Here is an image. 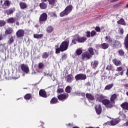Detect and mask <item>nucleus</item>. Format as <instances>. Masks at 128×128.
<instances>
[{
	"label": "nucleus",
	"mask_w": 128,
	"mask_h": 128,
	"mask_svg": "<svg viewBox=\"0 0 128 128\" xmlns=\"http://www.w3.org/2000/svg\"><path fill=\"white\" fill-rule=\"evenodd\" d=\"M24 12H18L16 16L18 18H22V16H24Z\"/></svg>",
	"instance_id": "33"
},
{
	"label": "nucleus",
	"mask_w": 128,
	"mask_h": 128,
	"mask_svg": "<svg viewBox=\"0 0 128 128\" xmlns=\"http://www.w3.org/2000/svg\"><path fill=\"white\" fill-rule=\"evenodd\" d=\"M51 15L52 16H54V18H56L57 17L56 14L54 12H51Z\"/></svg>",
	"instance_id": "57"
},
{
	"label": "nucleus",
	"mask_w": 128,
	"mask_h": 128,
	"mask_svg": "<svg viewBox=\"0 0 128 128\" xmlns=\"http://www.w3.org/2000/svg\"><path fill=\"white\" fill-rule=\"evenodd\" d=\"M96 31H94V30L92 31L91 36H96Z\"/></svg>",
	"instance_id": "52"
},
{
	"label": "nucleus",
	"mask_w": 128,
	"mask_h": 128,
	"mask_svg": "<svg viewBox=\"0 0 128 128\" xmlns=\"http://www.w3.org/2000/svg\"><path fill=\"white\" fill-rule=\"evenodd\" d=\"M114 46L115 48H120L122 46V44H120V42L118 40H116V41H115Z\"/></svg>",
	"instance_id": "28"
},
{
	"label": "nucleus",
	"mask_w": 128,
	"mask_h": 128,
	"mask_svg": "<svg viewBox=\"0 0 128 128\" xmlns=\"http://www.w3.org/2000/svg\"><path fill=\"white\" fill-rule=\"evenodd\" d=\"M116 94H112L110 98L111 102H114V100H116Z\"/></svg>",
	"instance_id": "25"
},
{
	"label": "nucleus",
	"mask_w": 128,
	"mask_h": 128,
	"mask_svg": "<svg viewBox=\"0 0 128 128\" xmlns=\"http://www.w3.org/2000/svg\"><path fill=\"white\" fill-rule=\"evenodd\" d=\"M75 78L76 80H86V74H78L76 76Z\"/></svg>",
	"instance_id": "4"
},
{
	"label": "nucleus",
	"mask_w": 128,
	"mask_h": 128,
	"mask_svg": "<svg viewBox=\"0 0 128 128\" xmlns=\"http://www.w3.org/2000/svg\"><path fill=\"white\" fill-rule=\"evenodd\" d=\"M20 8H22V10H24V8H26V4L24 2H21L20 3Z\"/></svg>",
	"instance_id": "20"
},
{
	"label": "nucleus",
	"mask_w": 128,
	"mask_h": 128,
	"mask_svg": "<svg viewBox=\"0 0 128 128\" xmlns=\"http://www.w3.org/2000/svg\"><path fill=\"white\" fill-rule=\"evenodd\" d=\"M60 48H56V54H60Z\"/></svg>",
	"instance_id": "51"
},
{
	"label": "nucleus",
	"mask_w": 128,
	"mask_h": 128,
	"mask_svg": "<svg viewBox=\"0 0 128 128\" xmlns=\"http://www.w3.org/2000/svg\"><path fill=\"white\" fill-rule=\"evenodd\" d=\"M106 98V96H104V95L102 94H100L98 95V96L97 98V101L100 102H102V100Z\"/></svg>",
	"instance_id": "11"
},
{
	"label": "nucleus",
	"mask_w": 128,
	"mask_h": 128,
	"mask_svg": "<svg viewBox=\"0 0 128 128\" xmlns=\"http://www.w3.org/2000/svg\"><path fill=\"white\" fill-rule=\"evenodd\" d=\"M65 11L68 14L72 10V5H69L66 7L65 8Z\"/></svg>",
	"instance_id": "14"
},
{
	"label": "nucleus",
	"mask_w": 128,
	"mask_h": 128,
	"mask_svg": "<svg viewBox=\"0 0 128 128\" xmlns=\"http://www.w3.org/2000/svg\"><path fill=\"white\" fill-rule=\"evenodd\" d=\"M124 126H128V121L127 122H126V124H124Z\"/></svg>",
	"instance_id": "63"
},
{
	"label": "nucleus",
	"mask_w": 128,
	"mask_h": 128,
	"mask_svg": "<svg viewBox=\"0 0 128 128\" xmlns=\"http://www.w3.org/2000/svg\"><path fill=\"white\" fill-rule=\"evenodd\" d=\"M92 56L88 52H85L82 54V60H90Z\"/></svg>",
	"instance_id": "7"
},
{
	"label": "nucleus",
	"mask_w": 128,
	"mask_h": 128,
	"mask_svg": "<svg viewBox=\"0 0 128 128\" xmlns=\"http://www.w3.org/2000/svg\"><path fill=\"white\" fill-rule=\"evenodd\" d=\"M76 42H78V40H76V38H74L72 40V44H76Z\"/></svg>",
	"instance_id": "56"
},
{
	"label": "nucleus",
	"mask_w": 128,
	"mask_h": 128,
	"mask_svg": "<svg viewBox=\"0 0 128 128\" xmlns=\"http://www.w3.org/2000/svg\"><path fill=\"white\" fill-rule=\"evenodd\" d=\"M66 58H68V56L66 54H64L62 56V60H66Z\"/></svg>",
	"instance_id": "54"
},
{
	"label": "nucleus",
	"mask_w": 128,
	"mask_h": 128,
	"mask_svg": "<svg viewBox=\"0 0 128 128\" xmlns=\"http://www.w3.org/2000/svg\"><path fill=\"white\" fill-rule=\"evenodd\" d=\"M42 58H48V52H45L42 54Z\"/></svg>",
	"instance_id": "37"
},
{
	"label": "nucleus",
	"mask_w": 128,
	"mask_h": 128,
	"mask_svg": "<svg viewBox=\"0 0 128 128\" xmlns=\"http://www.w3.org/2000/svg\"><path fill=\"white\" fill-rule=\"evenodd\" d=\"M44 64L42 63L38 64V68H40V69L44 68Z\"/></svg>",
	"instance_id": "48"
},
{
	"label": "nucleus",
	"mask_w": 128,
	"mask_h": 128,
	"mask_svg": "<svg viewBox=\"0 0 128 128\" xmlns=\"http://www.w3.org/2000/svg\"><path fill=\"white\" fill-rule=\"evenodd\" d=\"M73 96H79L80 95V92H76L72 94Z\"/></svg>",
	"instance_id": "58"
},
{
	"label": "nucleus",
	"mask_w": 128,
	"mask_h": 128,
	"mask_svg": "<svg viewBox=\"0 0 128 128\" xmlns=\"http://www.w3.org/2000/svg\"><path fill=\"white\" fill-rule=\"evenodd\" d=\"M15 10L14 8H10L8 10H4V14H8V16H10V14H12L14 12Z\"/></svg>",
	"instance_id": "12"
},
{
	"label": "nucleus",
	"mask_w": 128,
	"mask_h": 128,
	"mask_svg": "<svg viewBox=\"0 0 128 128\" xmlns=\"http://www.w3.org/2000/svg\"><path fill=\"white\" fill-rule=\"evenodd\" d=\"M40 6L42 10H46L48 7V6L44 2H42L40 4Z\"/></svg>",
	"instance_id": "23"
},
{
	"label": "nucleus",
	"mask_w": 128,
	"mask_h": 128,
	"mask_svg": "<svg viewBox=\"0 0 128 128\" xmlns=\"http://www.w3.org/2000/svg\"><path fill=\"white\" fill-rule=\"evenodd\" d=\"M56 92L58 94H62V92H64V88H58Z\"/></svg>",
	"instance_id": "41"
},
{
	"label": "nucleus",
	"mask_w": 128,
	"mask_h": 128,
	"mask_svg": "<svg viewBox=\"0 0 128 128\" xmlns=\"http://www.w3.org/2000/svg\"><path fill=\"white\" fill-rule=\"evenodd\" d=\"M101 48L104 50H106V48H108V44L106 43H103L101 44Z\"/></svg>",
	"instance_id": "27"
},
{
	"label": "nucleus",
	"mask_w": 128,
	"mask_h": 128,
	"mask_svg": "<svg viewBox=\"0 0 128 128\" xmlns=\"http://www.w3.org/2000/svg\"><path fill=\"white\" fill-rule=\"evenodd\" d=\"M2 40V35L0 34V40Z\"/></svg>",
	"instance_id": "64"
},
{
	"label": "nucleus",
	"mask_w": 128,
	"mask_h": 128,
	"mask_svg": "<svg viewBox=\"0 0 128 128\" xmlns=\"http://www.w3.org/2000/svg\"><path fill=\"white\" fill-rule=\"evenodd\" d=\"M121 108H124V110H128V102H124L120 104Z\"/></svg>",
	"instance_id": "15"
},
{
	"label": "nucleus",
	"mask_w": 128,
	"mask_h": 128,
	"mask_svg": "<svg viewBox=\"0 0 128 128\" xmlns=\"http://www.w3.org/2000/svg\"><path fill=\"white\" fill-rule=\"evenodd\" d=\"M76 52L78 56H80V54H82V50L80 49H78L76 51Z\"/></svg>",
	"instance_id": "45"
},
{
	"label": "nucleus",
	"mask_w": 128,
	"mask_h": 128,
	"mask_svg": "<svg viewBox=\"0 0 128 128\" xmlns=\"http://www.w3.org/2000/svg\"><path fill=\"white\" fill-rule=\"evenodd\" d=\"M120 76H124V71H122L120 74Z\"/></svg>",
	"instance_id": "62"
},
{
	"label": "nucleus",
	"mask_w": 128,
	"mask_h": 128,
	"mask_svg": "<svg viewBox=\"0 0 128 128\" xmlns=\"http://www.w3.org/2000/svg\"><path fill=\"white\" fill-rule=\"evenodd\" d=\"M58 98H53L50 102V104H56V102H58Z\"/></svg>",
	"instance_id": "24"
},
{
	"label": "nucleus",
	"mask_w": 128,
	"mask_h": 128,
	"mask_svg": "<svg viewBox=\"0 0 128 128\" xmlns=\"http://www.w3.org/2000/svg\"><path fill=\"white\" fill-rule=\"evenodd\" d=\"M102 104L108 108H111L114 106V102L112 103V102H110V100L108 99L104 98V100L102 101Z\"/></svg>",
	"instance_id": "2"
},
{
	"label": "nucleus",
	"mask_w": 128,
	"mask_h": 128,
	"mask_svg": "<svg viewBox=\"0 0 128 128\" xmlns=\"http://www.w3.org/2000/svg\"><path fill=\"white\" fill-rule=\"evenodd\" d=\"M112 68H110V66H108V67L106 68V70H110Z\"/></svg>",
	"instance_id": "61"
},
{
	"label": "nucleus",
	"mask_w": 128,
	"mask_h": 128,
	"mask_svg": "<svg viewBox=\"0 0 128 128\" xmlns=\"http://www.w3.org/2000/svg\"><path fill=\"white\" fill-rule=\"evenodd\" d=\"M67 12H66V10H64V11H62V12H61L60 14V16L62 17V16H68Z\"/></svg>",
	"instance_id": "34"
},
{
	"label": "nucleus",
	"mask_w": 128,
	"mask_h": 128,
	"mask_svg": "<svg viewBox=\"0 0 128 128\" xmlns=\"http://www.w3.org/2000/svg\"><path fill=\"white\" fill-rule=\"evenodd\" d=\"M118 54L120 55V56H124V50H120L119 51H118Z\"/></svg>",
	"instance_id": "49"
},
{
	"label": "nucleus",
	"mask_w": 128,
	"mask_h": 128,
	"mask_svg": "<svg viewBox=\"0 0 128 128\" xmlns=\"http://www.w3.org/2000/svg\"><path fill=\"white\" fill-rule=\"evenodd\" d=\"M120 122V120L118 119H114L110 121V124L112 126H116Z\"/></svg>",
	"instance_id": "18"
},
{
	"label": "nucleus",
	"mask_w": 128,
	"mask_h": 128,
	"mask_svg": "<svg viewBox=\"0 0 128 128\" xmlns=\"http://www.w3.org/2000/svg\"><path fill=\"white\" fill-rule=\"evenodd\" d=\"M58 98L59 100H61V102H64L66 100H68V94L66 93L60 94L58 96Z\"/></svg>",
	"instance_id": "3"
},
{
	"label": "nucleus",
	"mask_w": 128,
	"mask_h": 128,
	"mask_svg": "<svg viewBox=\"0 0 128 128\" xmlns=\"http://www.w3.org/2000/svg\"><path fill=\"white\" fill-rule=\"evenodd\" d=\"M95 110L97 114H102V106L100 104L97 105L95 107Z\"/></svg>",
	"instance_id": "9"
},
{
	"label": "nucleus",
	"mask_w": 128,
	"mask_h": 128,
	"mask_svg": "<svg viewBox=\"0 0 128 128\" xmlns=\"http://www.w3.org/2000/svg\"><path fill=\"white\" fill-rule=\"evenodd\" d=\"M20 68L24 72H25V74H28V72H30V68H28V66H26V64H21Z\"/></svg>",
	"instance_id": "6"
},
{
	"label": "nucleus",
	"mask_w": 128,
	"mask_h": 128,
	"mask_svg": "<svg viewBox=\"0 0 128 128\" xmlns=\"http://www.w3.org/2000/svg\"><path fill=\"white\" fill-rule=\"evenodd\" d=\"M124 44L125 46V48L126 50H128V34L126 35V37L125 38V40L124 41Z\"/></svg>",
	"instance_id": "19"
},
{
	"label": "nucleus",
	"mask_w": 128,
	"mask_h": 128,
	"mask_svg": "<svg viewBox=\"0 0 128 128\" xmlns=\"http://www.w3.org/2000/svg\"><path fill=\"white\" fill-rule=\"evenodd\" d=\"M6 24V22L4 20H0V26H4Z\"/></svg>",
	"instance_id": "47"
},
{
	"label": "nucleus",
	"mask_w": 128,
	"mask_h": 128,
	"mask_svg": "<svg viewBox=\"0 0 128 128\" xmlns=\"http://www.w3.org/2000/svg\"><path fill=\"white\" fill-rule=\"evenodd\" d=\"M12 42H14V37L12 36L9 39L8 42V44H12Z\"/></svg>",
	"instance_id": "43"
},
{
	"label": "nucleus",
	"mask_w": 128,
	"mask_h": 128,
	"mask_svg": "<svg viewBox=\"0 0 128 128\" xmlns=\"http://www.w3.org/2000/svg\"><path fill=\"white\" fill-rule=\"evenodd\" d=\"M88 52H90L89 54H90L91 56H94V48H90L88 49Z\"/></svg>",
	"instance_id": "35"
},
{
	"label": "nucleus",
	"mask_w": 128,
	"mask_h": 128,
	"mask_svg": "<svg viewBox=\"0 0 128 128\" xmlns=\"http://www.w3.org/2000/svg\"><path fill=\"white\" fill-rule=\"evenodd\" d=\"M46 32L48 34H50V33L52 32H54V27H52V26H48L46 28Z\"/></svg>",
	"instance_id": "16"
},
{
	"label": "nucleus",
	"mask_w": 128,
	"mask_h": 128,
	"mask_svg": "<svg viewBox=\"0 0 128 128\" xmlns=\"http://www.w3.org/2000/svg\"><path fill=\"white\" fill-rule=\"evenodd\" d=\"M112 62L116 66H120V64H122V62H120V60L114 59L112 60Z\"/></svg>",
	"instance_id": "21"
},
{
	"label": "nucleus",
	"mask_w": 128,
	"mask_h": 128,
	"mask_svg": "<svg viewBox=\"0 0 128 128\" xmlns=\"http://www.w3.org/2000/svg\"><path fill=\"white\" fill-rule=\"evenodd\" d=\"M91 33L90 32H86V36L87 38H90Z\"/></svg>",
	"instance_id": "55"
},
{
	"label": "nucleus",
	"mask_w": 128,
	"mask_h": 128,
	"mask_svg": "<svg viewBox=\"0 0 128 128\" xmlns=\"http://www.w3.org/2000/svg\"><path fill=\"white\" fill-rule=\"evenodd\" d=\"M112 86H114V84H110L107 85L105 87L104 90H110V88H112Z\"/></svg>",
	"instance_id": "30"
},
{
	"label": "nucleus",
	"mask_w": 128,
	"mask_h": 128,
	"mask_svg": "<svg viewBox=\"0 0 128 128\" xmlns=\"http://www.w3.org/2000/svg\"><path fill=\"white\" fill-rule=\"evenodd\" d=\"M116 70L117 72H122V67H118L116 69Z\"/></svg>",
	"instance_id": "50"
},
{
	"label": "nucleus",
	"mask_w": 128,
	"mask_h": 128,
	"mask_svg": "<svg viewBox=\"0 0 128 128\" xmlns=\"http://www.w3.org/2000/svg\"><path fill=\"white\" fill-rule=\"evenodd\" d=\"M56 0H48L49 4L52 6V8L54 6V4H56Z\"/></svg>",
	"instance_id": "36"
},
{
	"label": "nucleus",
	"mask_w": 128,
	"mask_h": 128,
	"mask_svg": "<svg viewBox=\"0 0 128 128\" xmlns=\"http://www.w3.org/2000/svg\"><path fill=\"white\" fill-rule=\"evenodd\" d=\"M34 38H42V34H34Z\"/></svg>",
	"instance_id": "32"
},
{
	"label": "nucleus",
	"mask_w": 128,
	"mask_h": 128,
	"mask_svg": "<svg viewBox=\"0 0 128 128\" xmlns=\"http://www.w3.org/2000/svg\"><path fill=\"white\" fill-rule=\"evenodd\" d=\"M39 96L42 98H48L46 92L44 90H40L39 92Z\"/></svg>",
	"instance_id": "10"
},
{
	"label": "nucleus",
	"mask_w": 128,
	"mask_h": 128,
	"mask_svg": "<svg viewBox=\"0 0 128 128\" xmlns=\"http://www.w3.org/2000/svg\"><path fill=\"white\" fill-rule=\"evenodd\" d=\"M119 24H122V26H126V22L124 19H120V20L117 22Z\"/></svg>",
	"instance_id": "31"
},
{
	"label": "nucleus",
	"mask_w": 128,
	"mask_h": 128,
	"mask_svg": "<svg viewBox=\"0 0 128 128\" xmlns=\"http://www.w3.org/2000/svg\"><path fill=\"white\" fill-rule=\"evenodd\" d=\"M72 76L68 75L67 78V82H72Z\"/></svg>",
	"instance_id": "44"
},
{
	"label": "nucleus",
	"mask_w": 128,
	"mask_h": 128,
	"mask_svg": "<svg viewBox=\"0 0 128 128\" xmlns=\"http://www.w3.org/2000/svg\"><path fill=\"white\" fill-rule=\"evenodd\" d=\"M10 1L8 0L4 1V6H10Z\"/></svg>",
	"instance_id": "42"
},
{
	"label": "nucleus",
	"mask_w": 128,
	"mask_h": 128,
	"mask_svg": "<svg viewBox=\"0 0 128 128\" xmlns=\"http://www.w3.org/2000/svg\"><path fill=\"white\" fill-rule=\"evenodd\" d=\"M95 30L96 32H100V27H96Z\"/></svg>",
	"instance_id": "60"
},
{
	"label": "nucleus",
	"mask_w": 128,
	"mask_h": 128,
	"mask_svg": "<svg viewBox=\"0 0 128 128\" xmlns=\"http://www.w3.org/2000/svg\"><path fill=\"white\" fill-rule=\"evenodd\" d=\"M86 97L88 98V100L90 102V100H94V96L90 94H86Z\"/></svg>",
	"instance_id": "13"
},
{
	"label": "nucleus",
	"mask_w": 128,
	"mask_h": 128,
	"mask_svg": "<svg viewBox=\"0 0 128 128\" xmlns=\"http://www.w3.org/2000/svg\"><path fill=\"white\" fill-rule=\"evenodd\" d=\"M16 36L18 38H20V36H24V30H19L16 32Z\"/></svg>",
	"instance_id": "8"
},
{
	"label": "nucleus",
	"mask_w": 128,
	"mask_h": 128,
	"mask_svg": "<svg viewBox=\"0 0 128 128\" xmlns=\"http://www.w3.org/2000/svg\"><path fill=\"white\" fill-rule=\"evenodd\" d=\"M119 32L120 34H124V29L120 28L119 29Z\"/></svg>",
	"instance_id": "53"
},
{
	"label": "nucleus",
	"mask_w": 128,
	"mask_h": 128,
	"mask_svg": "<svg viewBox=\"0 0 128 128\" xmlns=\"http://www.w3.org/2000/svg\"><path fill=\"white\" fill-rule=\"evenodd\" d=\"M20 72H16V76L14 77V80H18V78H20Z\"/></svg>",
	"instance_id": "39"
},
{
	"label": "nucleus",
	"mask_w": 128,
	"mask_h": 128,
	"mask_svg": "<svg viewBox=\"0 0 128 128\" xmlns=\"http://www.w3.org/2000/svg\"><path fill=\"white\" fill-rule=\"evenodd\" d=\"M98 64V62L96 60L94 61V64H93L94 68H96Z\"/></svg>",
	"instance_id": "46"
},
{
	"label": "nucleus",
	"mask_w": 128,
	"mask_h": 128,
	"mask_svg": "<svg viewBox=\"0 0 128 128\" xmlns=\"http://www.w3.org/2000/svg\"><path fill=\"white\" fill-rule=\"evenodd\" d=\"M48 18V14L46 13H43L40 15L39 19V22L40 24H42L43 22H46Z\"/></svg>",
	"instance_id": "5"
},
{
	"label": "nucleus",
	"mask_w": 128,
	"mask_h": 128,
	"mask_svg": "<svg viewBox=\"0 0 128 128\" xmlns=\"http://www.w3.org/2000/svg\"><path fill=\"white\" fill-rule=\"evenodd\" d=\"M65 91L68 94L70 93V86H68L65 89Z\"/></svg>",
	"instance_id": "40"
},
{
	"label": "nucleus",
	"mask_w": 128,
	"mask_h": 128,
	"mask_svg": "<svg viewBox=\"0 0 128 128\" xmlns=\"http://www.w3.org/2000/svg\"><path fill=\"white\" fill-rule=\"evenodd\" d=\"M106 42H108V44H112V38L108 36H106Z\"/></svg>",
	"instance_id": "29"
},
{
	"label": "nucleus",
	"mask_w": 128,
	"mask_h": 128,
	"mask_svg": "<svg viewBox=\"0 0 128 128\" xmlns=\"http://www.w3.org/2000/svg\"><path fill=\"white\" fill-rule=\"evenodd\" d=\"M68 44H70V40H68L62 42L60 44V52H64V50H66L68 48Z\"/></svg>",
	"instance_id": "1"
},
{
	"label": "nucleus",
	"mask_w": 128,
	"mask_h": 128,
	"mask_svg": "<svg viewBox=\"0 0 128 128\" xmlns=\"http://www.w3.org/2000/svg\"><path fill=\"white\" fill-rule=\"evenodd\" d=\"M67 126H74V124L73 123H69L68 124H66Z\"/></svg>",
	"instance_id": "59"
},
{
	"label": "nucleus",
	"mask_w": 128,
	"mask_h": 128,
	"mask_svg": "<svg viewBox=\"0 0 128 128\" xmlns=\"http://www.w3.org/2000/svg\"><path fill=\"white\" fill-rule=\"evenodd\" d=\"M86 38L84 37H79L77 38V42H86Z\"/></svg>",
	"instance_id": "17"
},
{
	"label": "nucleus",
	"mask_w": 128,
	"mask_h": 128,
	"mask_svg": "<svg viewBox=\"0 0 128 128\" xmlns=\"http://www.w3.org/2000/svg\"><path fill=\"white\" fill-rule=\"evenodd\" d=\"M12 32V30L10 28H8L5 32L6 34H11Z\"/></svg>",
	"instance_id": "38"
},
{
	"label": "nucleus",
	"mask_w": 128,
	"mask_h": 128,
	"mask_svg": "<svg viewBox=\"0 0 128 128\" xmlns=\"http://www.w3.org/2000/svg\"><path fill=\"white\" fill-rule=\"evenodd\" d=\"M24 98L26 100H30V98H32V94H26L24 96Z\"/></svg>",
	"instance_id": "26"
},
{
	"label": "nucleus",
	"mask_w": 128,
	"mask_h": 128,
	"mask_svg": "<svg viewBox=\"0 0 128 128\" xmlns=\"http://www.w3.org/2000/svg\"><path fill=\"white\" fill-rule=\"evenodd\" d=\"M16 22V18H10L7 20V22H8V24H13V22Z\"/></svg>",
	"instance_id": "22"
}]
</instances>
